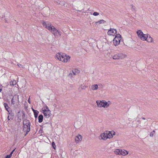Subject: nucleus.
Wrapping results in <instances>:
<instances>
[{"label":"nucleus","instance_id":"obj_1","mask_svg":"<svg viewBox=\"0 0 158 158\" xmlns=\"http://www.w3.org/2000/svg\"><path fill=\"white\" fill-rule=\"evenodd\" d=\"M23 128L24 131L26 132V134H27L30 131L31 123L30 121L27 119H25L23 121Z\"/></svg>","mask_w":158,"mask_h":158},{"label":"nucleus","instance_id":"obj_2","mask_svg":"<svg viewBox=\"0 0 158 158\" xmlns=\"http://www.w3.org/2000/svg\"><path fill=\"white\" fill-rule=\"evenodd\" d=\"M96 102L98 106L100 107H103L106 108L108 107L109 105V104L105 100L97 101Z\"/></svg>","mask_w":158,"mask_h":158},{"label":"nucleus","instance_id":"obj_3","mask_svg":"<svg viewBox=\"0 0 158 158\" xmlns=\"http://www.w3.org/2000/svg\"><path fill=\"white\" fill-rule=\"evenodd\" d=\"M114 154L116 155H122L125 156L128 154V151L124 149H116L114 151Z\"/></svg>","mask_w":158,"mask_h":158},{"label":"nucleus","instance_id":"obj_4","mask_svg":"<svg viewBox=\"0 0 158 158\" xmlns=\"http://www.w3.org/2000/svg\"><path fill=\"white\" fill-rule=\"evenodd\" d=\"M121 38V35L119 34H116L113 40V43L114 45L116 46L119 44Z\"/></svg>","mask_w":158,"mask_h":158},{"label":"nucleus","instance_id":"obj_5","mask_svg":"<svg viewBox=\"0 0 158 158\" xmlns=\"http://www.w3.org/2000/svg\"><path fill=\"white\" fill-rule=\"evenodd\" d=\"M113 59L114 60L122 59L124 58L125 55L121 53L115 54L113 56L112 55Z\"/></svg>","mask_w":158,"mask_h":158},{"label":"nucleus","instance_id":"obj_6","mask_svg":"<svg viewBox=\"0 0 158 158\" xmlns=\"http://www.w3.org/2000/svg\"><path fill=\"white\" fill-rule=\"evenodd\" d=\"M51 31L55 36H60L61 35V31L56 29L54 27H53Z\"/></svg>","mask_w":158,"mask_h":158},{"label":"nucleus","instance_id":"obj_7","mask_svg":"<svg viewBox=\"0 0 158 158\" xmlns=\"http://www.w3.org/2000/svg\"><path fill=\"white\" fill-rule=\"evenodd\" d=\"M117 33V31L114 28H110L107 32V34L108 35H114L115 34Z\"/></svg>","mask_w":158,"mask_h":158},{"label":"nucleus","instance_id":"obj_8","mask_svg":"<svg viewBox=\"0 0 158 158\" xmlns=\"http://www.w3.org/2000/svg\"><path fill=\"white\" fill-rule=\"evenodd\" d=\"M8 114H9V115L7 117L8 120H12L13 119L14 116V114L12 110H11V111H10V112L9 111V112H8Z\"/></svg>","mask_w":158,"mask_h":158},{"label":"nucleus","instance_id":"obj_9","mask_svg":"<svg viewBox=\"0 0 158 158\" xmlns=\"http://www.w3.org/2000/svg\"><path fill=\"white\" fill-rule=\"evenodd\" d=\"M80 73V71L79 70L77 69H75L73 70H72V72H70L69 74V76H71V77H73L72 75L73 74V75H76L77 74L79 73Z\"/></svg>","mask_w":158,"mask_h":158},{"label":"nucleus","instance_id":"obj_10","mask_svg":"<svg viewBox=\"0 0 158 158\" xmlns=\"http://www.w3.org/2000/svg\"><path fill=\"white\" fill-rule=\"evenodd\" d=\"M115 132L114 131L112 132L109 131L108 132H106V134L107 135V137L108 138L110 139L113 137L114 135H115Z\"/></svg>","mask_w":158,"mask_h":158},{"label":"nucleus","instance_id":"obj_11","mask_svg":"<svg viewBox=\"0 0 158 158\" xmlns=\"http://www.w3.org/2000/svg\"><path fill=\"white\" fill-rule=\"evenodd\" d=\"M99 139H102L104 140H106L107 139H108L106 133L105 132H104L103 133H102L101 134L100 136L99 137Z\"/></svg>","mask_w":158,"mask_h":158},{"label":"nucleus","instance_id":"obj_12","mask_svg":"<svg viewBox=\"0 0 158 158\" xmlns=\"http://www.w3.org/2000/svg\"><path fill=\"white\" fill-rule=\"evenodd\" d=\"M51 111L50 110H48V112L45 113H44L43 114L45 118H48L51 116Z\"/></svg>","mask_w":158,"mask_h":158},{"label":"nucleus","instance_id":"obj_13","mask_svg":"<svg viewBox=\"0 0 158 158\" xmlns=\"http://www.w3.org/2000/svg\"><path fill=\"white\" fill-rule=\"evenodd\" d=\"M4 106L6 110L8 112H9V111H11V110L10 108V107H9L7 103H4Z\"/></svg>","mask_w":158,"mask_h":158},{"label":"nucleus","instance_id":"obj_14","mask_svg":"<svg viewBox=\"0 0 158 158\" xmlns=\"http://www.w3.org/2000/svg\"><path fill=\"white\" fill-rule=\"evenodd\" d=\"M82 136L80 135H78L75 138V140L77 143L79 142V141L81 140L82 139Z\"/></svg>","mask_w":158,"mask_h":158},{"label":"nucleus","instance_id":"obj_15","mask_svg":"<svg viewBox=\"0 0 158 158\" xmlns=\"http://www.w3.org/2000/svg\"><path fill=\"white\" fill-rule=\"evenodd\" d=\"M147 40H146L148 42H152L153 39L151 37L150 35L147 34Z\"/></svg>","mask_w":158,"mask_h":158},{"label":"nucleus","instance_id":"obj_16","mask_svg":"<svg viewBox=\"0 0 158 158\" xmlns=\"http://www.w3.org/2000/svg\"><path fill=\"white\" fill-rule=\"evenodd\" d=\"M64 56H65L66 59H64V60H63V62H67L70 60V57L69 56L67 55V54L65 55Z\"/></svg>","mask_w":158,"mask_h":158},{"label":"nucleus","instance_id":"obj_17","mask_svg":"<svg viewBox=\"0 0 158 158\" xmlns=\"http://www.w3.org/2000/svg\"><path fill=\"white\" fill-rule=\"evenodd\" d=\"M43 115L41 114L38 116V122L40 123H41L43 121Z\"/></svg>","mask_w":158,"mask_h":158},{"label":"nucleus","instance_id":"obj_18","mask_svg":"<svg viewBox=\"0 0 158 158\" xmlns=\"http://www.w3.org/2000/svg\"><path fill=\"white\" fill-rule=\"evenodd\" d=\"M61 56H62V54H61L59 53H58L56 54V58L59 60H60L61 61Z\"/></svg>","mask_w":158,"mask_h":158},{"label":"nucleus","instance_id":"obj_19","mask_svg":"<svg viewBox=\"0 0 158 158\" xmlns=\"http://www.w3.org/2000/svg\"><path fill=\"white\" fill-rule=\"evenodd\" d=\"M21 114H22V119L23 120H24V119H27V117H26L25 116V112H24V111L23 110L21 112Z\"/></svg>","mask_w":158,"mask_h":158},{"label":"nucleus","instance_id":"obj_20","mask_svg":"<svg viewBox=\"0 0 158 158\" xmlns=\"http://www.w3.org/2000/svg\"><path fill=\"white\" fill-rule=\"evenodd\" d=\"M53 27V26H51V25H50L49 24H48L45 27L47 29L49 30L50 31H51V30H52V28Z\"/></svg>","mask_w":158,"mask_h":158},{"label":"nucleus","instance_id":"obj_21","mask_svg":"<svg viewBox=\"0 0 158 158\" xmlns=\"http://www.w3.org/2000/svg\"><path fill=\"white\" fill-rule=\"evenodd\" d=\"M53 27V26H51V25H50L49 24H48L45 27L47 29L49 30L50 31H51V30H52V28Z\"/></svg>","mask_w":158,"mask_h":158},{"label":"nucleus","instance_id":"obj_22","mask_svg":"<svg viewBox=\"0 0 158 158\" xmlns=\"http://www.w3.org/2000/svg\"><path fill=\"white\" fill-rule=\"evenodd\" d=\"M14 98H17L18 100H19V96H18L17 97L16 96H14L13 97V98L11 99V102L12 104L13 105H14L15 104V101L14 100Z\"/></svg>","mask_w":158,"mask_h":158},{"label":"nucleus","instance_id":"obj_23","mask_svg":"<svg viewBox=\"0 0 158 158\" xmlns=\"http://www.w3.org/2000/svg\"><path fill=\"white\" fill-rule=\"evenodd\" d=\"M98 88V86L97 84L93 85L91 86V89L93 90H97Z\"/></svg>","mask_w":158,"mask_h":158},{"label":"nucleus","instance_id":"obj_24","mask_svg":"<svg viewBox=\"0 0 158 158\" xmlns=\"http://www.w3.org/2000/svg\"><path fill=\"white\" fill-rule=\"evenodd\" d=\"M105 22H106V21L105 20L102 19V20H100L99 21L96 22L95 23V24H96L97 25L98 23H99V24L104 23Z\"/></svg>","mask_w":158,"mask_h":158},{"label":"nucleus","instance_id":"obj_25","mask_svg":"<svg viewBox=\"0 0 158 158\" xmlns=\"http://www.w3.org/2000/svg\"><path fill=\"white\" fill-rule=\"evenodd\" d=\"M34 111L35 112H34V117H35V118H37V117H38V114L39 113V112L37 110H36V111Z\"/></svg>","mask_w":158,"mask_h":158},{"label":"nucleus","instance_id":"obj_26","mask_svg":"<svg viewBox=\"0 0 158 158\" xmlns=\"http://www.w3.org/2000/svg\"><path fill=\"white\" fill-rule=\"evenodd\" d=\"M86 87L85 85H81L80 86H79V89L80 91H81V90L85 89L86 88Z\"/></svg>","mask_w":158,"mask_h":158},{"label":"nucleus","instance_id":"obj_27","mask_svg":"<svg viewBox=\"0 0 158 158\" xmlns=\"http://www.w3.org/2000/svg\"><path fill=\"white\" fill-rule=\"evenodd\" d=\"M147 34H144L143 36V37L141 39L143 40H147Z\"/></svg>","mask_w":158,"mask_h":158},{"label":"nucleus","instance_id":"obj_28","mask_svg":"<svg viewBox=\"0 0 158 158\" xmlns=\"http://www.w3.org/2000/svg\"><path fill=\"white\" fill-rule=\"evenodd\" d=\"M137 33L138 34V36L139 35V34H143V33L141 30H138L137 31Z\"/></svg>","mask_w":158,"mask_h":158},{"label":"nucleus","instance_id":"obj_29","mask_svg":"<svg viewBox=\"0 0 158 158\" xmlns=\"http://www.w3.org/2000/svg\"><path fill=\"white\" fill-rule=\"evenodd\" d=\"M65 55H66L65 54H64L62 53V56H61V61L63 62V60H64V59H66L65 56H64Z\"/></svg>","mask_w":158,"mask_h":158},{"label":"nucleus","instance_id":"obj_30","mask_svg":"<svg viewBox=\"0 0 158 158\" xmlns=\"http://www.w3.org/2000/svg\"><path fill=\"white\" fill-rule=\"evenodd\" d=\"M155 133V131L153 130L152 132H151L150 134V136L151 137H153L154 134Z\"/></svg>","mask_w":158,"mask_h":158},{"label":"nucleus","instance_id":"obj_31","mask_svg":"<svg viewBox=\"0 0 158 158\" xmlns=\"http://www.w3.org/2000/svg\"><path fill=\"white\" fill-rule=\"evenodd\" d=\"M52 145L53 148L54 149H55L56 146L55 142H52Z\"/></svg>","mask_w":158,"mask_h":158},{"label":"nucleus","instance_id":"obj_32","mask_svg":"<svg viewBox=\"0 0 158 158\" xmlns=\"http://www.w3.org/2000/svg\"><path fill=\"white\" fill-rule=\"evenodd\" d=\"M42 23L43 26L45 27L47 25V23L45 22L43 20L42 22Z\"/></svg>","mask_w":158,"mask_h":158},{"label":"nucleus","instance_id":"obj_33","mask_svg":"<svg viewBox=\"0 0 158 158\" xmlns=\"http://www.w3.org/2000/svg\"><path fill=\"white\" fill-rule=\"evenodd\" d=\"M93 15L95 16H97L99 15V13L97 12H95L93 13Z\"/></svg>","mask_w":158,"mask_h":158},{"label":"nucleus","instance_id":"obj_34","mask_svg":"<svg viewBox=\"0 0 158 158\" xmlns=\"http://www.w3.org/2000/svg\"><path fill=\"white\" fill-rule=\"evenodd\" d=\"M131 10L132 11H135V7L133 6L132 5L131 6Z\"/></svg>","mask_w":158,"mask_h":158},{"label":"nucleus","instance_id":"obj_35","mask_svg":"<svg viewBox=\"0 0 158 158\" xmlns=\"http://www.w3.org/2000/svg\"><path fill=\"white\" fill-rule=\"evenodd\" d=\"M15 149L13 150H12V151L10 152V154L9 155H8L10 157H11V156H12V155L13 153V152H14L15 151Z\"/></svg>","mask_w":158,"mask_h":158},{"label":"nucleus","instance_id":"obj_36","mask_svg":"<svg viewBox=\"0 0 158 158\" xmlns=\"http://www.w3.org/2000/svg\"><path fill=\"white\" fill-rule=\"evenodd\" d=\"M18 66L20 68H23V66L22 64H17Z\"/></svg>","mask_w":158,"mask_h":158},{"label":"nucleus","instance_id":"obj_37","mask_svg":"<svg viewBox=\"0 0 158 158\" xmlns=\"http://www.w3.org/2000/svg\"><path fill=\"white\" fill-rule=\"evenodd\" d=\"M44 108H45V109H47L48 111V110H50L49 109L48 107L47 106H44Z\"/></svg>","mask_w":158,"mask_h":158},{"label":"nucleus","instance_id":"obj_38","mask_svg":"<svg viewBox=\"0 0 158 158\" xmlns=\"http://www.w3.org/2000/svg\"><path fill=\"white\" fill-rule=\"evenodd\" d=\"M14 82L11 81L10 82V85H12L14 86L15 85V84L13 83Z\"/></svg>","mask_w":158,"mask_h":158},{"label":"nucleus","instance_id":"obj_39","mask_svg":"<svg viewBox=\"0 0 158 158\" xmlns=\"http://www.w3.org/2000/svg\"><path fill=\"white\" fill-rule=\"evenodd\" d=\"M42 110L43 111V114H44V113H45L46 112H48L47 110V109H45V108H44V110Z\"/></svg>","mask_w":158,"mask_h":158},{"label":"nucleus","instance_id":"obj_40","mask_svg":"<svg viewBox=\"0 0 158 158\" xmlns=\"http://www.w3.org/2000/svg\"><path fill=\"white\" fill-rule=\"evenodd\" d=\"M144 34L143 33V34H142V35H140V34H139V35L138 36L140 38V39H141L142 37H143V35Z\"/></svg>","mask_w":158,"mask_h":158},{"label":"nucleus","instance_id":"obj_41","mask_svg":"<svg viewBox=\"0 0 158 158\" xmlns=\"http://www.w3.org/2000/svg\"><path fill=\"white\" fill-rule=\"evenodd\" d=\"M10 157L8 155H6L5 157V158H10Z\"/></svg>","mask_w":158,"mask_h":158},{"label":"nucleus","instance_id":"obj_42","mask_svg":"<svg viewBox=\"0 0 158 158\" xmlns=\"http://www.w3.org/2000/svg\"><path fill=\"white\" fill-rule=\"evenodd\" d=\"M30 97H29V98H28V102L30 104L31 103V102L30 101Z\"/></svg>","mask_w":158,"mask_h":158},{"label":"nucleus","instance_id":"obj_43","mask_svg":"<svg viewBox=\"0 0 158 158\" xmlns=\"http://www.w3.org/2000/svg\"><path fill=\"white\" fill-rule=\"evenodd\" d=\"M144 124H145V125H146H146H147V124H148V123H147V121H146V122H145V123H144Z\"/></svg>","mask_w":158,"mask_h":158},{"label":"nucleus","instance_id":"obj_44","mask_svg":"<svg viewBox=\"0 0 158 158\" xmlns=\"http://www.w3.org/2000/svg\"><path fill=\"white\" fill-rule=\"evenodd\" d=\"M32 110L33 111V112H35L34 111L36 110H35V109H33L32 108Z\"/></svg>","mask_w":158,"mask_h":158},{"label":"nucleus","instance_id":"obj_45","mask_svg":"<svg viewBox=\"0 0 158 158\" xmlns=\"http://www.w3.org/2000/svg\"><path fill=\"white\" fill-rule=\"evenodd\" d=\"M20 111H19V112H18V116H19V117H18L19 118V114H20Z\"/></svg>","mask_w":158,"mask_h":158},{"label":"nucleus","instance_id":"obj_46","mask_svg":"<svg viewBox=\"0 0 158 158\" xmlns=\"http://www.w3.org/2000/svg\"><path fill=\"white\" fill-rule=\"evenodd\" d=\"M137 121L139 123H140V120H137Z\"/></svg>","mask_w":158,"mask_h":158},{"label":"nucleus","instance_id":"obj_47","mask_svg":"<svg viewBox=\"0 0 158 158\" xmlns=\"http://www.w3.org/2000/svg\"><path fill=\"white\" fill-rule=\"evenodd\" d=\"M10 15V14L9 13V12H7V13L6 14V15Z\"/></svg>","mask_w":158,"mask_h":158},{"label":"nucleus","instance_id":"obj_48","mask_svg":"<svg viewBox=\"0 0 158 158\" xmlns=\"http://www.w3.org/2000/svg\"><path fill=\"white\" fill-rule=\"evenodd\" d=\"M142 118L143 119V120H145V118L144 117H142Z\"/></svg>","mask_w":158,"mask_h":158},{"label":"nucleus","instance_id":"obj_49","mask_svg":"<svg viewBox=\"0 0 158 158\" xmlns=\"http://www.w3.org/2000/svg\"><path fill=\"white\" fill-rule=\"evenodd\" d=\"M6 19H5V20L6 22V23H8V22H7V20H6Z\"/></svg>","mask_w":158,"mask_h":158},{"label":"nucleus","instance_id":"obj_50","mask_svg":"<svg viewBox=\"0 0 158 158\" xmlns=\"http://www.w3.org/2000/svg\"><path fill=\"white\" fill-rule=\"evenodd\" d=\"M62 3H63V2H60L59 3V4H62Z\"/></svg>","mask_w":158,"mask_h":158},{"label":"nucleus","instance_id":"obj_51","mask_svg":"<svg viewBox=\"0 0 158 158\" xmlns=\"http://www.w3.org/2000/svg\"><path fill=\"white\" fill-rule=\"evenodd\" d=\"M42 131V129L40 128L39 130V132H40V131Z\"/></svg>","mask_w":158,"mask_h":158},{"label":"nucleus","instance_id":"obj_52","mask_svg":"<svg viewBox=\"0 0 158 158\" xmlns=\"http://www.w3.org/2000/svg\"><path fill=\"white\" fill-rule=\"evenodd\" d=\"M19 120H21V119L19 118Z\"/></svg>","mask_w":158,"mask_h":158}]
</instances>
